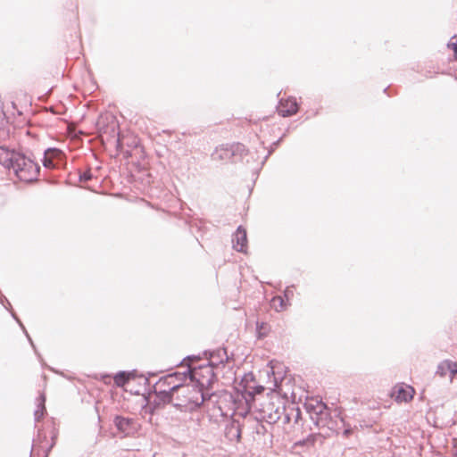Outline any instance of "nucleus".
Listing matches in <instances>:
<instances>
[{"label": "nucleus", "mask_w": 457, "mask_h": 457, "mask_svg": "<svg viewBox=\"0 0 457 457\" xmlns=\"http://www.w3.org/2000/svg\"><path fill=\"white\" fill-rule=\"evenodd\" d=\"M223 357L226 361L228 358L224 349L217 350L211 354V358L206 364L194 367L190 370V383H195L199 388L210 387L216 380L217 373L215 370H219L220 365L224 363Z\"/></svg>", "instance_id": "obj_1"}, {"label": "nucleus", "mask_w": 457, "mask_h": 457, "mask_svg": "<svg viewBox=\"0 0 457 457\" xmlns=\"http://www.w3.org/2000/svg\"><path fill=\"white\" fill-rule=\"evenodd\" d=\"M204 401V392L195 383L182 384L175 390L170 403L182 411H194Z\"/></svg>", "instance_id": "obj_2"}, {"label": "nucleus", "mask_w": 457, "mask_h": 457, "mask_svg": "<svg viewBox=\"0 0 457 457\" xmlns=\"http://www.w3.org/2000/svg\"><path fill=\"white\" fill-rule=\"evenodd\" d=\"M186 379L184 373H173L161 378L154 385V392L164 403H170L175 390Z\"/></svg>", "instance_id": "obj_3"}, {"label": "nucleus", "mask_w": 457, "mask_h": 457, "mask_svg": "<svg viewBox=\"0 0 457 457\" xmlns=\"http://www.w3.org/2000/svg\"><path fill=\"white\" fill-rule=\"evenodd\" d=\"M17 178L23 182L29 183L35 181L39 173V166L31 159L23 154L18 157L17 162L12 168Z\"/></svg>", "instance_id": "obj_4"}, {"label": "nucleus", "mask_w": 457, "mask_h": 457, "mask_svg": "<svg viewBox=\"0 0 457 457\" xmlns=\"http://www.w3.org/2000/svg\"><path fill=\"white\" fill-rule=\"evenodd\" d=\"M415 389L403 383L395 385L391 392V397L398 403H408L413 399Z\"/></svg>", "instance_id": "obj_5"}, {"label": "nucleus", "mask_w": 457, "mask_h": 457, "mask_svg": "<svg viewBox=\"0 0 457 457\" xmlns=\"http://www.w3.org/2000/svg\"><path fill=\"white\" fill-rule=\"evenodd\" d=\"M299 110V104L295 97H282L277 106L278 113L282 117L295 115Z\"/></svg>", "instance_id": "obj_6"}, {"label": "nucleus", "mask_w": 457, "mask_h": 457, "mask_svg": "<svg viewBox=\"0 0 457 457\" xmlns=\"http://www.w3.org/2000/svg\"><path fill=\"white\" fill-rule=\"evenodd\" d=\"M436 374L440 378L448 377L452 382L457 378V362L449 360L441 361L437 366Z\"/></svg>", "instance_id": "obj_7"}, {"label": "nucleus", "mask_w": 457, "mask_h": 457, "mask_svg": "<svg viewBox=\"0 0 457 457\" xmlns=\"http://www.w3.org/2000/svg\"><path fill=\"white\" fill-rule=\"evenodd\" d=\"M64 154L56 148H50L45 152L44 166L46 168H55L62 163Z\"/></svg>", "instance_id": "obj_8"}, {"label": "nucleus", "mask_w": 457, "mask_h": 457, "mask_svg": "<svg viewBox=\"0 0 457 457\" xmlns=\"http://www.w3.org/2000/svg\"><path fill=\"white\" fill-rule=\"evenodd\" d=\"M116 428L125 436L133 435L137 431V426L133 420L117 416L114 420Z\"/></svg>", "instance_id": "obj_9"}, {"label": "nucleus", "mask_w": 457, "mask_h": 457, "mask_svg": "<svg viewBox=\"0 0 457 457\" xmlns=\"http://www.w3.org/2000/svg\"><path fill=\"white\" fill-rule=\"evenodd\" d=\"M233 248L237 252L246 253L247 249V235L246 230L239 226L233 236Z\"/></svg>", "instance_id": "obj_10"}, {"label": "nucleus", "mask_w": 457, "mask_h": 457, "mask_svg": "<svg viewBox=\"0 0 457 457\" xmlns=\"http://www.w3.org/2000/svg\"><path fill=\"white\" fill-rule=\"evenodd\" d=\"M21 155L13 150L6 147L0 146V164L7 169H12L13 164L17 162L18 157Z\"/></svg>", "instance_id": "obj_11"}, {"label": "nucleus", "mask_w": 457, "mask_h": 457, "mask_svg": "<svg viewBox=\"0 0 457 457\" xmlns=\"http://www.w3.org/2000/svg\"><path fill=\"white\" fill-rule=\"evenodd\" d=\"M288 305V301L285 300V298L281 295L274 296L270 301L271 308L277 312H282L286 310Z\"/></svg>", "instance_id": "obj_12"}, {"label": "nucleus", "mask_w": 457, "mask_h": 457, "mask_svg": "<svg viewBox=\"0 0 457 457\" xmlns=\"http://www.w3.org/2000/svg\"><path fill=\"white\" fill-rule=\"evenodd\" d=\"M309 411L313 410L316 414H323L327 410V405L319 400H312L306 403Z\"/></svg>", "instance_id": "obj_13"}, {"label": "nucleus", "mask_w": 457, "mask_h": 457, "mask_svg": "<svg viewBox=\"0 0 457 457\" xmlns=\"http://www.w3.org/2000/svg\"><path fill=\"white\" fill-rule=\"evenodd\" d=\"M129 375L126 372H120L114 377V383L118 386H123L129 381Z\"/></svg>", "instance_id": "obj_14"}, {"label": "nucleus", "mask_w": 457, "mask_h": 457, "mask_svg": "<svg viewBox=\"0 0 457 457\" xmlns=\"http://www.w3.org/2000/svg\"><path fill=\"white\" fill-rule=\"evenodd\" d=\"M270 327L268 323L265 322H258L257 323V332L260 337H265L270 332Z\"/></svg>", "instance_id": "obj_15"}, {"label": "nucleus", "mask_w": 457, "mask_h": 457, "mask_svg": "<svg viewBox=\"0 0 457 457\" xmlns=\"http://www.w3.org/2000/svg\"><path fill=\"white\" fill-rule=\"evenodd\" d=\"M447 46L454 53V59L457 61V35L451 37Z\"/></svg>", "instance_id": "obj_16"}, {"label": "nucleus", "mask_w": 457, "mask_h": 457, "mask_svg": "<svg viewBox=\"0 0 457 457\" xmlns=\"http://www.w3.org/2000/svg\"><path fill=\"white\" fill-rule=\"evenodd\" d=\"M453 456L457 457V439L453 441Z\"/></svg>", "instance_id": "obj_17"}, {"label": "nucleus", "mask_w": 457, "mask_h": 457, "mask_svg": "<svg viewBox=\"0 0 457 457\" xmlns=\"http://www.w3.org/2000/svg\"><path fill=\"white\" fill-rule=\"evenodd\" d=\"M4 121V112L0 110V124L3 123Z\"/></svg>", "instance_id": "obj_18"}]
</instances>
